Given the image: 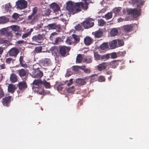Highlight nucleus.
Wrapping results in <instances>:
<instances>
[{
	"instance_id": "603ef678",
	"label": "nucleus",
	"mask_w": 149,
	"mask_h": 149,
	"mask_svg": "<svg viewBox=\"0 0 149 149\" xmlns=\"http://www.w3.org/2000/svg\"><path fill=\"white\" fill-rule=\"evenodd\" d=\"M7 37L9 38H11L13 35L12 31H7L5 35Z\"/></svg>"
},
{
	"instance_id": "412c9836",
	"label": "nucleus",
	"mask_w": 149,
	"mask_h": 149,
	"mask_svg": "<svg viewBox=\"0 0 149 149\" xmlns=\"http://www.w3.org/2000/svg\"><path fill=\"white\" fill-rule=\"evenodd\" d=\"M107 63H103L101 64H99L98 66V70L100 71H101L105 69L107 67Z\"/></svg>"
},
{
	"instance_id": "052dcab7",
	"label": "nucleus",
	"mask_w": 149,
	"mask_h": 149,
	"mask_svg": "<svg viewBox=\"0 0 149 149\" xmlns=\"http://www.w3.org/2000/svg\"><path fill=\"white\" fill-rule=\"evenodd\" d=\"M63 86L62 85L59 84L57 87V90L58 91L62 90L63 88Z\"/></svg>"
},
{
	"instance_id": "09e8293b",
	"label": "nucleus",
	"mask_w": 149,
	"mask_h": 149,
	"mask_svg": "<svg viewBox=\"0 0 149 149\" xmlns=\"http://www.w3.org/2000/svg\"><path fill=\"white\" fill-rule=\"evenodd\" d=\"M74 90L75 89L74 86H72L68 88L67 89V91L68 93H71L74 92Z\"/></svg>"
},
{
	"instance_id": "dca6fc26",
	"label": "nucleus",
	"mask_w": 149,
	"mask_h": 149,
	"mask_svg": "<svg viewBox=\"0 0 149 149\" xmlns=\"http://www.w3.org/2000/svg\"><path fill=\"white\" fill-rule=\"evenodd\" d=\"M50 7L54 12H57L60 10L58 5L55 3H53L51 4L50 5Z\"/></svg>"
},
{
	"instance_id": "c756f323",
	"label": "nucleus",
	"mask_w": 149,
	"mask_h": 149,
	"mask_svg": "<svg viewBox=\"0 0 149 149\" xmlns=\"http://www.w3.org/2000/svg\"><path fill=\"white\" fill-rule=\"evenodd\" d=\"M83 60V57L81 54H78L77 57L76 59V62L78 63H81Z\"/></svg>"
},
{
	"instance_id": "a878e982",
	"label": "nucleus",
	"mask_w": 149,
	"mask_h": 149,
	"mask_svg": "<svg viewBox=\"0 0 149 149\" xmlns=\"http://www.w3.org/2000/svg\"><path fill=\"white\" fill-rule=\"evenodd\" d=\"M118 60H114L112 61L111 63V67L115 68H116L118 65Z\"/></svg>"
},
{
	"instance_id": "de8ad7c7",
	"label": "nucleus",
	"mask_w": 149,
	"mask_h": 149,
	"mask_svg": "<svg viewBox=\"0 0 149 149\" xmlns=\"http://www.w3.org/2000/svg\"><path fill=\"white\" fill-rule=\"evenodd\" d=\"M98 80L99 82H104L105 80V79L104 76L101 75L98 77Z\"/></svg>"
},
{
	"instance_id": "cd10ccee",
	"label": "nucleus",
	"mask_w": 149,
	"mask_h": 149,
	"mask_svg": "<svg viewBox=\"0 0 149 149\" xmlns=\"http://www.w3.org/2000/svg\"><path fill=\"white\" fill-rule=\"evenodd\" d=\"M50 60L49 58H45L42 61V64L45 66H48L50 63Z\"/></svg>"
},
{
	"instance_id": "a19ab883",
	"label": "nucleus",
	"mask_w": 149,
	"mask_h": 149,
	"mask_svg": "<svg viewBox=\"0 0 149 149\" xmlns=\"http://www.w3.org/2000/svg\"><path fill=\"white\" fill-rule=\"evenodd\" d=\"M12 29L14 31L18 32L19 29V26L16 25H12L11 26Z\"/></svg>"
},
{
	"instance_id": "7c9ffc66",
	"label": "nucleus",
	"mask_w": 149,
	"mask_h": 149,
	"mask_svg": "<svg viewBox=\"0 0 149 149\" xmlns=\"http://www.w3.org/2000/svg\"><path fill=\"white\" fill-rule=\"evenodd\" d=\"M82 23H81V24H78L75 26V29L76 31H82L83 29L82 26Z\"/></svg>"
},
{
	"instance_id": "69168bd1",
	"label": "nucleus",
	"mask_w": 149,
	"mask_h": 149,
	"mask_svg": "<svg viewBox=\"0 0 149 149\" xmlns=\"http://www.w3.org/2000/svg\"><path fill=\"white\" fill-rule=\"evenodd\" d=\"M84 72L86 73H89L91 72V70L89 69L86 68L84 71Z\"/></svg>"
},
{
	"instance_id": "8fccbe9b",
	"label": "nucleus",
	"mask_w": 149,
	"mask_h": 149,
	"mask_svg": "<svg viewBox=\"0 0 149 149\" xmlns=\"http://www.w3.org/2000/svg\"><path fill=\"white\" fill-rule=\"evenodd\" d=\"M66 42L67 44L71 45L72 43L73 42V40H72V38L70 37L67 38L66 40Z\"/></svg>"
},
{
	"instance_id": "6e6552de",
	"label": "nucleus",
	"mask_w": 149,
	"mask_h": 149,
	"mask_svg": "<svg viewBox=\"0 0 149 149\" xmlns=\"http://www.w3.org/2000/svg\"><path fill=\"white\" fill-rule=\"evenodd\" d=\"M19 52V50L18 48L13 47L8 52L10 56L16 57Z\"/></svg>"
},
{
	"instance_id": "72a5a7b5",
	"label": "nucleus",
	"mask_w": 149,
	"mask_h": 149,
	"mask_svg": "<svg viewBox=\"0 0 149 149\" xmlns=\"http://www.w3.org/2000/svg\"><path fill=\"white\" fill-rule=\"evenodd\" d=\"M12 8V7L10 3H9L8 4L5 5V9L7 12H10Z\"/></svg>"
},
{
	"instance_id": "5701e85b",
	"label": "nucleus",
	"mask_w": 149,
	"mask_h": 149,
	"mask_svg": "<svg viewBox=\"0 0 149 149\" xmlns=\"http://www.w3.org/2000/svg\"><path fill=\"white\" fill-rule=\"evenodd\" d=\"M42 85V86H44L46 88H49L50 87V84L47 81L45 80L42 81L41 80Z\"/></svg>"
},
{
	"instance_id": "473e14b6",
	"label": "nucleus",
	"mask_w": 149,
	"mask_h": 149,
	"mask_svg": "<svg viewBox=\"0 0 149 149\" xmlns=\"http://www.w3.org/2000/svg\"><path fill=\"white\" fill-rule=\"evenodd\" d=\"M145 1L142 0H136L134 4L136 5L138 7H139L141 5L143 6Z\"/></svg>"
},
{
	"instance_id": "9b49d317",
	"label": "nucleus",
	"mask_w": 149,
	"mask_h": 149,
	"mask_svg": "<svg viewBox=\"0 0 149 149\" xmlns=\"http://www.w3.org/2000/svg\"><path fill=\"white\" fill-rule=\"evenodd\" d=\"M28 70L22 68L17 71V73L21 77L26 76L28 73Z\"/></svg>"
},
{
	"instance_id": "aec40b11",
	"label": "nucleus",
	"mask_w": 149,
	"mask_h": 149,
	"mask_svg": "<svg viewBox=\"0 0 149 149\" xmlns=\"http://www.w3.org/2000/svg\"><path fill=\"white\" fill-rule=\"evenodd\" d=\"M9 19L6 16L0 17V24H5L9 21Z\"/></svg>"
},
{
	"instance_id": "f8f14e48",
	"label": "nucleus",
	"mask_w": 149,
	"mask_h": 149,
	"mask_svg": "<svg viewBox=\"0 0 149 149\" xmlns=\"http://www.w3.org/2000/svg\"><path fill=\"white\" fill-rule=\"evenodd\" d=\"M11 97L8 96L2 99V103L3 105L8 107L10 103Z\"/></svg>"
},
{
	"instance_id": "39448f33",
	"label": "nucleus",
	"mask_w": 149,
	"mask_h": 149,
	"mask_svg": "<svg viewBox=\"0 0 149 149\" xmlns=\"http://www.w3.org/2000/svg\"><path fill=\"white\" fill-rule=\"evenodd\" d=\"M17 8L20 10L26 8L27 6V2L25 0H18L16 2Z\"/></svg>"
},
{
	"instance_id": "ea45409f",
	"label": "nucleus",
	"mask_w": 149,
	"mask_h": 149,
	"mask_svg": "<svg viewBox=\"0 0 149 149\" xmlns=\"http://www.w3.org/2000/svg\"><path fill=\"white\" fill-rule=\"evenodd\" d=\"M109 54H107L105 55L102 56L101 57V59L102 60L106 61L109 59Z\"/></svg>"
},
{
	"instance_id": "ddd939ff",
	"label": "nucleus",
	"mask_w": 149,
	"mask_h": 149,
	"mask_svg": "<svg viewBox=\"0 0 149 149\" xmlns=\"http://www.w3.org/2000/svg\"><path fill=\"white\" fill-rule=\"evenodd\" d=\"M92 33L95 36V38H100L102 36L103 33L101 29H100L95 32H93Z\"/></svg>"
},
{
	"instance_id": "a18cd8bd",
	"label": "nucleus",
	"mask_w": 149,
	"mask_h": 149,
	"mask_svg": "<svg viewBox=\"0 0 149 149\" xmlns=\"http://www.w3.org/2000/svg\"><path fill=\"white\" fill-rule=\"evenodd\" d=\"M91 58L89 56L88 58H84L83 60L84 62H86L87 63H91L92 62Z\"/></svg>"
},
{
	"instance_id": "f3484780",
	"label": "nucleus",
	"mask_w": 149,
	"mask_h": 149,
	"mask_svg": "<svg viewBox=\"0 0 149 149\" xmlns=\"http://www.w3.org/2000/svg\"><path fill=\"white\" fill-rule=\"evenodd\" d=\"M10 80L11 83H15L18 80L17 76L14 73H12L10 75Z\"/></svg>"
},
{
	"instance_id": "2f4dec72",
	"label": "nucleus",
	"mask_w": 149,
	"mask_h": 149,
	"mask_svg": "<svg viewBox=\"0 0 149 149\" xmlns=\"http://www.w3.org/2000/svg\"><path fill=\"white\" fill-rule=\"evenodd\" d=\"M118 32V30L116 28L112 29L110 32V34L112 36H116Z\"/></svg>"
},
{
	"instance_id": "58836bf2",
	"label": "nucleus",
	"mask_w": 149,
	"mask_h": 149,
	"mask_svg": "<svg viewBox=\"0 0 149 149\" xmlns=\"http://www.w3.org/2000/svg\"><path fill=\"white\" fill-rule=\"evenodd\" d=\"M80 68V67L78 66H74L72 67V70L74 72L77 73L79 71Z\"/></svg>"
},
{
	"instance_id": "774afa93",
	"label": "nucleus",
	"mask_w": 149,
	"mask_h": 149,
	"mask_svg": "<svg viewBox=\"0 0 149 149\" xmlns=\"http://www.w3.org/2000/svg\"><path fill=\"white\" fill-rule=\"evenodd\" d=\"M23 56H20L19 58V61L20 64H21V63H23V62H24V61L23 60Z\"/></svg>"
},
{
	"instance_id": "6e6d98bb",
	"label": "nucleus",
	"mask_w": 149,
	"mask_h": 149,
	"mask_svg": "<svg viewBox=\"0 0 149 149\" xmlns=\"http://www.w3.org/2000/svg\"><path fill=\"white\" fill-rule=\"evenodd\" d=\"M118 42L119 46H123L124 45V41L122 40H118Z\"/></svg>"
},
{
	"instance_id": "4d7b16f0",
	"label": "nucleus",
	"mask_w": 149,
	"mask_h": 149,
	"mask_svg": "<svg viewBox=\"0 0 149 149\" xmlns=\"http://www.w3.org/2000/svg\"><path fill=\"white\" fill-rule=\"evenodd\" d=\"M110 55L111 58L112 59L116 58L117 57V54L115 52H113L111 53Z\"/></svg>"
},
{
	"instance_id": "79ce46f5",
	"label": "nucleus",
	"mask_w": 149,
	"mask_h": 149,
	"mask_svg": "<svg viewBox=\"0 0 149 149\" xmlns=\"http://www.w3.org/2000/svg\"><path fill=\"white\" fill-rule=\"evenodd\" d=\"M106 22L103 19H101L98 21V24L100 26H103L106 24Z\"/></svg>"
},
{
	"instance_id": "c85d7f7f",
	"label": "nucleus",
	"mask_w": 149,
	"mask_h": 149,
	"mask_svg": "<svg viewBox=\"0 0 149 149\" xmlns=\"http://www.w3.org/2000/svg\"><path fill=\"white\" fill-rule=\"evenodd\" d=\"M57 25H56V24L55 23L49 24L47 26V27L49 29H57Z\"/></svg>"
},
{
	"instance_id": "9d476101",
	"label": "nucleus",
	"mask_w": 149,
	"mask_h": 149,
	"mask_svg": "<svg viewBox=\"0 0 149 149\" xmlns=\"http://www.w3.org/2000/svg\"><path fill=\"white\" fill-rule=\"evenodd\" d=\"M33 41L41 43L43 40V37L42 35L38 34L33 36L32 38Z\"/></svg>"
},
{
	"instance_id": "4be33fe9",
	"label": "nucleus",
	"mask_w": 149,
	"mask_h": 149,
	"mask_svg": "<svg viewBox=\"0 0 149 149\" xmlns=\"http://www.w3.org/2000/svg\"><path fill=\"white\" fill-rule=\"evenodd\" d=\"M40 17V14H38L36 16H33L32 18L31 19H28V20H31L30 23L31 24H33L36 22L38 20Z\"/></svg>"
},
{
	"instance_id": "bf43d9fd",
	"label": "nucleus",
	"mask_w": 149,
	"mask_h": 149,
	"mask_svg": "<svg viewBox=\"0 0 149 149\" xmlns=\"http://www.w3.org/2000/svg\"><path fill=\"white\" fill-rule=\"evenodd\" d=\"M6 31H7L6 29H2L0 30V33L1 34L5 35L6 33Z\"/></svg>"
},
{
	"instance_id": "423d86ee",
	"label": "nucleus",
	"mask_w": 149,
	"mask_h": 149,
	"mask_svg": "<svg viewBox=\"0 0 149 149\" xmlns=\"http://www.w3.org/2000/svg\"><path fill=\"white\" fill-rule=\"evenodd\" d=\"M43 76V72L38 69L34 70L32 72V76L35 78L40 79Z\"/></svg>"
},
{
	"instance_id": "a211bd4d",
	"label": "nucleus",
	"mask_w": 149,
	"mask_h": 149,
	"mask_svg": "<svg viewBox=\"0 0 149 149\" xmlns=\"http://www.w3.org/2000/svg\"><path fill=\"white\" fill-rule=\"evenodd\" d=\"M76 83L79 86L84 85L86 84L85 79L81 78H79L76 79Z\"/></svg>"
},
{
	"instance_id": "f257e3e1",
	"label": "nucleus",
	"mask_w": 149,
	"mask_h": 149,
	"mask_svg": "<svg viewBox=\"0 0 149 149\" xmlns=\"http://www.w3.org/2000/svg\"><path fill=\"white\" fill-rule=\"evenodd\" d=\"M66 8L70 13L74 14L81 11V8L84 10H86L88 8V3L85 2L74 3L71 1H69L66 3Z\"/></svg>"
},
{
	"instance_id": "f03ea898",
	"label": "nucleus",
	"mask_w": 149,
	"mask_h": 149,
	"mask_svg": "<svg viewBox=\"0 0 149 149\" xmlns=\"http://www.w3.org/2000/svg\"><path fill=\"white\" fill-rule=\"evenodd\" d=\"M33 85L35 86L34 88L36 89L35 90L38 93L43 95H45L43 86H42V85L41 79H35L33 81Z\"/></svg>"
},
{
	"instance_id": "5fc2aeb1",
	"label": "nucleus",
	"mask_w": 149,
	"mask_h": 149,
	"mask_svg": "<svg viewBox=\"0 0 149 149\" xmlns=\"http://www.w3.org/2000/svg\"><path fill=\"white\" fill-rule=\"evenodd\" d=\"M95 75L92 74L91 76H89L90 78L89 79L90 82H93L94 80L95 79Z\"/></svg>"
},
{
	"instance_id": "4468645a",
	"label": "nucleus",
	"mask_w": 149,
	"mask_h": 149,
	"mask_svg": "<svg viewBox=\"0 0 149 149\" xmlns=\"http://www.w3.org/2000/svg\"><path fill=\"white\" fill-rule=\"evenodd\" d=\"M124 31L126 33H128L133 30V24H130L124 25L123 26Z\"/></svg>"
},
{
	"instance_id": "13d9d810",
	"label": "nucleus",
	"mask_w": 149,
	"mask_h": 149,
	"mask_svg": "<svg viewBox=\"0 0 149 149\" xmlns=\"http://www.w3.org/2000/svg\"><path fill=\"white\" fill-rule=\"evenodd\" d=\"M121 8H117L114 9V12L115 14L119 13L121 10Z\"/></svg>"
},
{
	"instance_id": "7ed1b4c3",
	"label": "nucleus",
	"mask_w": 149,
	"mask_h": 149,
	"mask_svg": "<svg viewBox=\"0 0 149 149\" xmlns=\"http://www.w3.org/2000/svg\"><path fill=\"white\" fill-rule=\"evenodd\" d=\"M70 50V47L65 46H61L58 50L59 56L61 57H64L68 55Z\"/></svg>"
},
{
	"instance_id": "e433bc0d",
	"label": "nucleus",
	"mask_w": 149,
	"mask_h": 149,
	"mask_svg": "<svg viewBox=\"0 0 149 149\" xmlns=\"http://www.w3.org/2000/svg\"><path fill=\"white\" fill-rule=\"evenodd\" d=\"M51 13V10L49 8L46 9L43 12V15L45 16H49Z\"/></svg>"
},
{
	"instance_id": "0eeeda50",
	"label": "nucleus",
	"mask_w": 149,
	"mask_h": 149,
	"mask_svg": "<svg viewBox=\"0 0 149 149\" xmlns=\"http://www.w3.org/2000/svg\"><path fill=\"white\" fill-rule=\"evenodd\" d=\"M128 13L129 14H132L134 17L136 18L140 15L141 10L136 8L130 9L128 10Z\"/></svg>"
},
{
	"instance_id": "864d4df0",
	"label": "nucleus",
	"mask_w": 149,
	"mask_h": 149,
	"mask_svg": "<svg viewBox=\"0 0 149 149\" xmlns=\"http://www.w3.org/2000/svg\"><path fill=\"white\" fill-rule=\"evenodd\" d=\"M31 32L29 31L24 34L22 36V38L24 39L27 38L31 34Z\"/></svg>"
},
{
	"instance_id": "37998d69",
	"label": "nucleus",
	"mask_w": 149,
	"mask_h": 149,
	"mask_svg": "<svg viewBox=\"0 0 149 149\" xmlns=\"http://www.w3.org/2000/svg\"><path fill=\"white\" fill-rule=\"evenodd\" d=\"M112 12H109L106 14L105 15V17L107 19H109L112 17Z\"/></svg>"
},
{
	"instance_id": "49530a36",
	"label": "nucleus",
	"mask_w": 149,
	"mask_h": 149,
	"mask_svg": "<svg viewBox=\"0 0 149 149\" xmlns=\"http://www.w3.org/2000/svg\"><path fill=\"white\" fill-rule=\"evenodd\" d=\"M61 40V38L59 37H58L55 38L54 40L53 41V43L55 45H57L58 43V42Z\"/></svg>"
},
{
	"instance_id": "bb28decb",
	"label": "nucleus",
	"mask_w": 149,
	"mask_h": 149,
	"mask_svg": "<svg viewBox=\"0 0 149 149\" xmlns=\"http://www.w3.org/2000/svg\"><path fill=\"white\" fill-rule=\"evenodd\" d=\"M70 37L72 38V40H73V42H78L79 41L80 38L76 34H73L72 35V36Z\"/></svg>"
},
{
	"instance_id": "c9c22d12",
	"label": "nucleus",
	"mask_w": 149,
	"mask_h": 149,
	"mask_svg": "<svg viewBox=\"0 0 149 149\" xmlns=\"http://www.w3.org/2000/svg\"><path fill=\"white\" fill-rule=\"evenodd\" d=\"M94 56L95 59L97 60H99L101 58V57L97 52H94Z\"/></svg>"
},
{
	"instance_id": "3c124183",
	"label": "nucleus",
	"mask_w": 149,
	"mask_h": 149,
	"mask_svg": "<svg viewBox=\"0 0 149 149\" xmlns=\"http://www.w3.org/2000/svg\"><path fill=\"white\" fill-rule=\"evenodd\" d=\"M19 17V15L16 13H14L12 16V18L15 20H17Z\"/></svg>"
},
{
	"instance_id": "680f3d73",
	"label": "nucleus",
	"mask_w": 149,
	"mask_h": 149,
	"mask_svg": "<svg viewBox=\"0 0 149 149\" xmlns=\"http://www.w3.org/2000/svg\"><path fill=\"white\" fill-rule=\"evenodd\" d=\"M4 95V93L3 90L0 87V99Z\"/></svg>"
},
{
	"instance_id": "6ab92c4d",
	"label": "nucleus",
	"mask_w": 149,
	"mask_h": 149,
	"mask_svg": "<svg viewBox=\"0 0 149 149\" xmlns=\"http://www.w3.org/2000/svg\"><path fill=\"white\" fill-rule=\"evenodd\" d=\"M84 41L85 45L87 46L90 45L93 42V39L89 37L85 38Z\"/></svg>"
},
{
	"instance_id": "338daca9",
	"label": "nucleus",
	"mask_w": 149,
	"mask_h": 149,
	"mask_svg": "<svg viewBox=\"0 0 149 149\" xmlns=\"http://www.w3.org/2000/svg\"><path fill=\"white\" fill-rule=\"evenodd\" d=\"M43 25V23H41L39 24H38L36 26V28L38 29H39L42 28Z\"/></svg>"
},
{
	"instance_id": "4c0bfd02",
	"label": "nucleus",
	"mask_w": 149,
	"mask_h": 149,
	"mask_svg": "<svg viewBox=\"0 0 149 149\" xmlns=\"http://www.w3.org/2000/svg\"><path fill=\"white\" fill-rule=\"evenodd\" d=\"M108 47V45L107 43H104L102 44L100 46V48L103 50L107 48Z\"/></svg>"
},
{
	"instance_id": "1a4fd4ad",
	"label": "nucleus",
	"mask_w": 149,
	"mask_h": 149,
	"mask_svg": "<svg viewBox=\"0 0 149 149\" xmlns=\"http://www.w3.org/2000/svg\"><path fill=\"white\" fill-rule=\"evenodd\" d=\"M20 91L22 92L25 90L27 88L26 82L24 81L19 82L17 85Z\"/></svg>"
},
{
	"instance_id": "f704fd0d",
	"label": "nucleus",
	"mask_w": 149,
	"mask_h": 149,
	"mask_svg": "<svg viewBox=\"0 0 149 149\" xmlns=\"http://www.w3.org/2000/svg\"><path fill=\"white\" fill-rule=\"evenodd\" d=\"M51 50L52 51V53L53 54L54 53L56 56H59L58 50L55 47H52L51 49Z\"/></svg>"
},
{
	"instance_id": "b1692460",
	"label": "nucleus",
	"mask_w": 149,
	"mask_h": 149,
	"mask_svg": "<svg viewBox=\"0 0 149 149\" xmlns=\"http://www.w3.org/2000/svg\"><path fill=\"white\" fill-rule=\"evenodd\" d=\"M117 40H113L110 43V46L112 49H114L118 47L117 46Z\"/></svg>"
},
{
	"instance_id": "2eb2a0df",
	"label": "nucleus",
	"mask_w": 149,
	"mask_h": 149,
	"mask_svg": "<svg viewBox=\"0 0 149 149\" xmlns=\"http://www.w3.org/2000/svg\"><path fill=\"white\" fill-rule=\"evenodd\" d=\"M16 88L15 85L12 84H9L8 87V91L11 93H13Z\"/></svg>"
},
{
	"instance_id": "393cba45",
	"label": "nucleus",
	"mask_w": 149,
	"mask_h": 149,
	"mask_svg": "<svg viewBox=\"0 0 149 149\" xmlns=\"http://www.w3.org/2000/svg\"><path fill=\"white\" fill-rule=\"evenodd\" d=\"M38 8L37 7H34L33 9V12L32 14L28 17V19H31L33 16L36 14L37 12Z\"/></svg>"
},
{
	"instance_id": "20e7f679",
	"label": "nucleus",
	"mask_w": 149,
	"mask_h": 149,
	"mask_svg": "<svg viewBox=\"0 0 149 149\" xmlns=\"http://www.w3.org/2000/svg\"><path fill=\"white\" fill-rule=\"evenodd\" d=\"M94 20L91 18H88L86 19L82 23L85 29H88L92 27L94 25Z\"/></svg>"
},
{
	"instance_id": "c03bdc74",
	"label": "nucleus",
	"mask_w": 149,
	"mask_h": 149,
	"mask_svg": "<svg viewBox=\"0 0 149 149\" xmlns=\"http://www.w3.org/2000/svg\"><path fill=\"white\" fill-rule=\"evenodd\" d=\"M42 50V47L41 46H39L36 47L35 49V52L36 53H39L41 52Z\"/></svg>"
},
{
	"instance_id": "0e129e2a",
	"label": "nucleus",
	"mask_w": 149,
	"mask_h": 149,
	"mask_svg": "<svg viewBox=\"0 0 149 149\" xmlns=\"http://www.w3.org/2000/svg\"><path fill=\"white\" fill-rule=\"evenodd\" d=\"M12 60V59L11 58H9L6 59V62L8 64H10V63Z\"/></svg>"
},
{
	"instance_id": "e2e57ef3",
	"label": "nucleus",
	"mask_w": 149,
	"mask_h": 149,
	"mask_svg": "<svg viewBox=\"0 0 149 149\" xmlns=\"http://www.w3.org/2000/svg\"><path fill=\"white\" fill-rule=\"evenodd\" d=\"M8 41L7 40H4L3 39H0V44H2L6 43L8 42Z\"/></svg>"
}]
</instances>
